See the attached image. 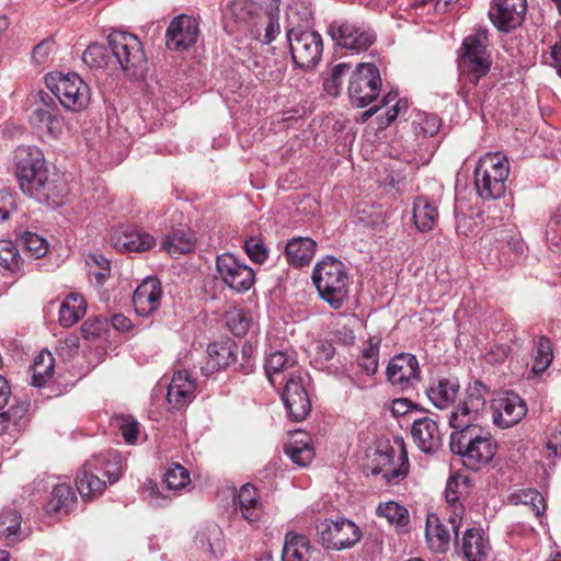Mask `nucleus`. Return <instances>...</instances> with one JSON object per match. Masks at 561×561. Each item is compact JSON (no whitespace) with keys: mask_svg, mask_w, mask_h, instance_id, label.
Wrapping results in <instances>:
<instances>
[{"mask_svg":"<svg viewBox=\"0 0 561 561\" xmlns=\"http://www.w3.org/2000/svg\"><path fill=\"white\" fill-rule=\"evenodd\" d=\"M14 173L21 191L39 203H48L62 194V188L49 178L38 147L22 145L14 150Z\"/></svg>","mask_w":561,"mask_h":561,"instance_id":"obj_1","label":"nucleus"},{"mask_svg":"<svg viewBox=\"0 0 561 561\" xmlns=\"http://www.w3.org/2000/svg\"><path fill=\"white\" fill-rule=\"evenodd\" d=\"M228 32H249L262 45H267L280 33L277 12L264 11L252 0H231L225 11Z\"/></svg>","mask_w":561,"mask_h":561,"instance_id":"obj_2","label":"nucleus"},{"mask_svg":"<svg viewBox=\"0 0 561 561\" xmlns=\"http://www.w3.org/2000/svg\"><path fill=\"white\" fill-rule=\"evenodd\" d=\"M312 282L321 299L335 310L348 298L351 277L345 264L334 256L327 255L316 264Z\"/></svg>","mask_w":561,"mask_h":561,"instance_id":"obj_3","label":"nucleus"},{"mask_svg":"<svg viewBox=\"0 0 561 561\" xmlns=\"http://www.w3.org/2000/svg\"><path fill=\"white\" fill-rule=\"evenodd\" d=\"M449 447L451 453L461 457L463 465L478 470L495 455L496 446L491 433L483 427L453 432Z\"/></svg>","mask_w":561,"mask_h":561,"instance_id":"obj_4","label":"nucleus"},{"mask_svg":"<svg viewBox=\"0 0 561 561\" xmlns=\"http://www.w3.org/2000/svg\"><path fill=\"white\" fill-rule=\"evenodd\" d=\"M510 163L499 152L486 153L478 161L474 169V186L484 201L499 199L506 191Z\"/></svg>","mask_w":561,"mask_h":561,"instance_id":"obj_5","label":"nucleus"},{"mask_svg":"<svg viewBox=\"0 0 561 561\" xmlns=\"http://www.w3.org/2000/svg\"><path fill=\"white\" fill-rule=\"evenodd\" d=\"M45 83L67 111L81 112L88 107L91 99L90 87L77 73H48L45 76Z\"/></svg>","mask_w":561,"mask_h":561,"instance_id":"obj_6","label":"nucleus"},{"mask_svg":"<svg viewBox=\"0 0 561 561\" xmlns=\"http://www.w3.org/2000/svg\"><path fill=\"white\" fill-rule=\"evenodd\" d=\"M287 414L294 422L304 421L311 411V381L308 373L297 369L287 375V380L277 386Z\"/></svg>","mask_w":561,"mask_h":561,"instance_id":"obj_7","label":"nucleus"},{"mask_svg":"<svg viewBox=\"0 0 561 561\" xmlns=\"http://www.w3.org/2000/svg\"><path fill=\"white\" fill-rule=\"evenodd\" d=\"M486 46L488 32L484 28L477 30L462 42L459 66L462 75L473 85H477L479 80L490 71L491 60Z\"/></svg>","mask_w":561,"mask_h":561,"instance_id":"obj_8","label":"nucleus"},{"mask_svg":"<svg viewBox=\"0 0 561 561\" xmlns=\"http://www.w3.org/2000/svg\"><path fill=\"white\" fill-rule=\"evenodd\" d=\"M107 45L122 70L135 77L146 67L147 59L139 38L125 31H112L107 36Z\"/></svg>","mask_w":561,"mask_h":561,"instance_id":"obj_9","label":"nucleus"},{"mask_svg":"<svg viewBox=\"0 0 561 561\" xmlns=\"http://www.w3.org/2000/svg\"><path fill=\"white\" fill-rule=\"evenodd\" d=\"M485 386L480 381H474L467 387L466 398L449 416V425L455 430L454 432L482 427L479 422L485 412Z\"/></svg>","mask_w":561,"mask_h":561,"instance_id":"obj_10","label":"nucleus"},{"mask_svg":"<svg viewBox=\"0 0 561 561\" xmlns=\"http://www.w3.org/2000/svg\"><path fill=\"white\" fill-rule=\"evenodd\" d=\"M102 477H107L110 483H115L121 478V469L108 468V462L103 458L96 457L88 460L76 479V486L83 500L89 501L102 494L106 482Z\"/></svg>","mask_w":561,"mask_h":561,"instance_id":"obj_11","label":"nucleus"},{"mask_svg":"<svg viewBox=\"0 0 561 561\" xmlns=\"http://www.w3.org/2000/svg\"><path fill=\"white\" fill-rule=\"evenodd\" d=\"M294 64L301 69H311L321 59L323 44L321 35L311 30L290 28L286 34Z\"/></svg>","mask_w":561,"mask_h":561,"instance_id":"obj_12","label":"nucleus"},{"mask_svg":"<svg viewBox=\"0 0 561 561\" xmlns=\"http://www.w3.org/2000/svg\"><path fill=\"white\" fill-rule=\"evenodd\" d=\"M380 88L381 78L376 65L358 64L350 79L348 96L353 105L366 107L377 99Z\"/></svg>","mask_w":561,"mask_h":561,"instance_id":"obj_13","label":"nucleus"},{"mask_svg":"<svg viewBox=\"0 0 561 561\" xmlns=\"http://www.w3.org/2000/svg\"><path fill=\"white\" fill-rule=\"evenodd\" d=\"M362 538L360 528L351 519L339 517L327 519L319 528V541L332 550H345L354 547Z\"/></svg>","mask_w":561,"mask_h":561,"instance_id":"obj_14","label":"nucleus"},{"mask_svg":"<svg viewBox=\"0 0 561 561\" xmlns=\"http://www.w3.org/2000/svg\"><path fill=\"white\" fill-rule=\"evenodd\" d=\"M329 34L336 45L356 53L367 50L376 39L371 28L350 21L332 22Z\"/></svg>","mask_w":561,"mask_h":561,"instance_id":"obj_15","label":"nucleus"},{"mask_svg":"<svg viewBox=\"0 0 561 561\" xmlns=\"http://www.w3.org/2000/svg\"><path fill=\"white\" fill-rule=\"evenodd\" d=\"M218 278L237 293L248 291L254 284V271L231 253L217 255Z\"/></svg>","mask_w":561,"mask_h":561,"instance_id":"obj_16","label":"nucleus"},{"mask_svg":"<svg viewBox=\"0 0 561 561\" xmlns=\"http://www.w3.org/2000/svg\"><path fill=\"white\" fill-rule=\"evenodd\" d=\"M386 375L388 381L399 390H413L421 380L419 360L410 353L397 354L389 360Z\"/></svg>","mask_w":561,"mask_h":561,"instance_id":"obj_17","label":"nucleus"},{"mask_svg":"<svg viewBox=\"0 0 561 561\" xmlns=\"http://www.w3.org/2000/svg\"><path fill=\"white\" fill-rule=\"evenodd\" d=\"M35 108L31 121L38 127H45L53 138H57L62 130V117L60 111L49 95V93L39 90L33 95Z\"/></svg>","mask_w":561,"mask_h":561,"instance_id":"obj_18","label":"nucleus"},{"mask_svg":"<svg viewBox=\"0 0 561 561\" xmlns=\"http://www.w3.org/2000/svg\"><path fill=\"white\" fill-rule=\"evenodd\" d=\"M526 10V0H493L489 18L499 31L510 32L523 23Z\"/></svg>","mask_w":561,"mask_h":561,"instance_id":"obj_19","label":"nucleus"},{"mask_svg":"<svg viewBox=\"0 0 561 561\" xmlns=\"http://www.w3.org/2000/svg\"><path fill=\"white\" fill-rule=\"evenodd\" d=\"M198 35L199 24L197 20L181 14L169 24L165 33V45L171 50L183 51L196 43Z\"/></svg>","mask_w":561,"mask_h":561,"instance_id":"obj_20","label":"nucleus"},{"mask_svg":"<svg viewBox=\"0 0 561 561\" xmlns=\"http://www.w3.org/2000/svg\"><path fill=\"white\" fill-rule=\"evenodd\" d=\"M493 423L501 428H508L519 423L527 413L525 401L514 392H506L493 401Z\"/></svg>","mask_w":561,"mask_h":561,"instance_id":"obj_21","label":"nucleus"},{"mask_svg":"<svg viewBox=\"0 0 561 561\" xmlns=\"http://www.w3.org/2000/svg\"><path fill=\"white\" fill-rule=\"evenodd\" d=\"M162 288L156 277L145 279L134 291L133 305L141 317H148L157 311L161 304Z\"/></svg>","mask_w":561,"mask_h":561,"instance_id":"obj_22","label":"nucleus"},{"mask_svg":"<svg viewBox=\"0 0 561 561\" xmlns=\"http://www.w3.org/2000/svg\"><path fill=\"white\" fill-rule=\"evenodd\" d=\"M196 383L188 371H176L169 385L167 401L172 409L186 408L195 398Z\"/></svg>","mask_w":561,"mask_h":561,"instance_id":"obj_23","label":"nucleus"},{"mask_svg":"<svg viewBox=\"0 0 561 561\" xmlns=\"http://www.w3.org/2000/svg\"><path fill=\"white\" fill-rule=\"evenodd\" d=\"M411 435L416 446L426 454H433L442 446V435L437 423L427 417L413 421Z\"/></svg>","mask_w":561,"mask_h":561,"instance_id":"obj_24","label":"nucleus"},{"mask_svg":"<svg viewBox=\"0 0 561 561\" xmlns=\"http://www.w3.org/2000/svg\"><path fill=\"white\" fill-rule=\"evenodd\" d=\"M467 561H486L491 551L489 538L480 528H468L458 542Z\"/></svg>","mask_w":561,"mask_h":561,"instance_id":"obj_25","label":"nucleus"},{"mask_svg":"<svg viewBox=\"0 0 561 561\" xmlns=\"http://www.w3.org/2000/svg\"><path fill=\"white\" fill-rule=\"evenodd\" d=\"M113 247L123 253L145 252L153 248L157 240L153 236L146 231L127 229L125 231L115 232L111 237Z\"/></svg>","mask_w":561,"mask_h":561,"instance_id":"obj_26","label":"nucleus"},{"mask_svg":"<svg viewBox=\"0 0 561 561\" xmlns=\"http://www.w3.org/2000/svg\"><path fill=\"white\" fill-rule=\"evenodd\" d=\"M297 369L296 356L282 351L271 353L264 364L265 374L274 388L282 386L287 375Z\"/></svg>","mask_w":561,"mask_h":561,"instance_id":"obj_27","label":"nucleus"},{"mask_svg":"<svg viewBox=\"0 0 561 561\" xmlns=\"http://www.w3.org/2000/svg\"><path fill=\"white\" fill-rule=\"evenodd\" d=\"M453 530L436 514L426 517L425 536L430 548L435 552H446L451 541Z\"/></svg>","mask_w":561,"mask_h":561,"instance_id":"obj_28","label":"nucleus"},{"mask_svg":"<svg viewBox=\"0 0 561 561\" xmlns=\"http://www.w3.org/2000/svg\"><path fill=\"white\" fill-rule=\"evenodd\" d=\"M460 385L457 379H438L433 381L427 388L426 394L428 400L437 409H447L450 407L459 392Z\"/></svg>","mask_w":561,"mask_h":561,"instance_id":"obj_29","label":"nucleus"},{"mask_svg":"<svg viewBox=\"0 0 561 561\" xmlns=\"http://www.w3.org/2000/svg\"><path fill=\"white\" fill-rule=\"evenodd\" d=\"M317 243L307 237H298L289 240L285 248V254L289 264L302 267L308 265L316 252Z\"/></svg>","mask_w":561,"mask_h":561,"instance_id":"obj_30","label":"nucleus"},{"mask_svg":"<svg viewBox=\"0 0 561 561\" xmlns=\"http://www.w3.org/2000/svg\"><path fill=\"white\" fill-rule=\"evenodd\" d=\"M310 548L306 536L289 531L285 536L282 561H309Z\"/></svg>","mask_w":561,"mask_h":561,"instance_id":"obj_31","label":"nucleus"},{"mask_svg":"<svg viewBox=\"0 0 561 561\" xmlns=\"http://www.w3.org/2000/svg\"><path fill=\"white\" fill-rule=\"evenodd\" d=\"M239 510L249 523L260 520L263 514L262 503L257 496V490L252 484H244L238 493Z\"/></svg>","mask_w":561,"mask_h":561,"instance_id":"obj_32","label":"nucleus"},{"mask_svg":"<svg viewBox=\"0 0 561 561\" xmlns=\"http://www.w3.org/2000/svg\"><path fill=\"white\" fill-rule=\"evenodd\" d=\"M237 345L231 341L214 342L208 345V365L211 369H221L237 360Z\"/></svg>","mask_w":561,"mask_h":561,"instance_id":"obj_33","label":"nucleus"},{"mask_svg":"<svg viewBox=\"0 0 561 561\" xmlns=\"http://www.w3.org/2000/svg\"><path fill=\"white\" fill-rule=\"evenodd\" d=\"M196 238L194 233L184 229H172L163 240L161 249L169 254L190 253L195 249Z\"/></svg>","mask_w":561,"mask_h":561,"instance_id":"obj_34","label":"nucleus"},{"mask_svg":"<svg viewBox=\"0 0 561 561\" xmlns=\"http://www.w3.org/2000/svg\"><path fill=\"white\" fill-rule=\"evenodd\" d=\"M87 304L79 294H70L61 302L59 309V323L64 328L75 325L84 314Z\"/></svg>","mask_w":561,"mask_h":561,"instance_id":"obj_35","label":"nucleus"},{"mask_svg":"<svg viewBox=\"0 0 561 561\" xmlns=\"http://www.w3.org/2000/svg\"><path fill=\"white\" fill-rule=\"evenodd\" d=\"M438 217L437 207L426 196H419L413 203V218L420 231L433 229Z\"/></svg>","mask_w":561,"mask_h":561,"instance_id":"obj_36","label":"nucleus"},{"mask_svg":"<svg viewBox=\"0 0 561 561\" xmlns=\"http://www.w3.org/2000/svg\"><path fill=\"white\" fill-rule=\"evenodd\" d=\"M507 501L512 505L528 506L536 517H541L546 512V501L536 489H518L508 495Z\"/></svg>","mask_w":561,"mask_h":561,"instance_id":"obj_37","label":"nucleus"},{"mask_svg":"<svg viewBox=\"0 0 561 561\" xmlns=\"http://www.w3.org/2000/svg\"><path fill=\"white\" fill-rule=\"evenodd\" d=\"M76 506V495L68 484H58L54 488L48 502V511L58 514H68Z\"/></svg>","mask_w":561,"mask_h":561,"instance_id":"obj_38","label":"nucleus"},{"mask_svg":"<svg viewBox=\"0 0 561 561\" xmlns=\"http://www.w3.org/2000/svg\"><path fill=\"white\" fill-rule=\"evenodd\" d=\"M21 514L15 510L0 513V541L13 545L20 539Z\"/></svg>","mask_w":561,"mask_h":561,"instance_id":"obj_39","label":"nucleus"},{"mask_svg":"<svg viewBox=\"0 0 561 561\" xmlns=\"http://www.w3.org/2000/svg\"><path fill=\"white\" fill-rule=\"evenodd\" d=\"M55 358L48 351H42L34 359L32 386L43 387L53 376Z\"/></svg>","mask_w":561,"mask_h":561,"instance_id":"obj_40","label":"nucleus"},{"mask_svg":"<svg viewBox=\"0 0 561 561\" xmlns=\"http://www.w3.org/2000/svg\"><path fill=\"white\" fill-rule=\"evenodd\" d=\"M379 517H383L390 525L398 529L405 528L410 522L408 510L397 502L380 503L376 510Z\"/></svg>","mask_w":561,"mask_h":561,"instance_id":"obj_41","label":"nucleus"},{"mask_svg":"<svg viewBox=\"0 0 561 561\" xmlns=\"http://www.w3.org/2000/svg\"><path fill=\"white\" fill-rule=\"evenodd\" d=\"M243 62L245 67L262 81H274L279 77V75L275 73L272 69L271 60L262 55L252 54L244 59Z\"/></svg>","mask_w":561,"mask_h":561,"instance_id":"obj_42","label":"nucleus"},{"mask_svg":"<svg viewBox=\"0 0 561 561\" xmlns=\"http://www.w3.org/2000/svg\"><path fill=\"white\" fill-rule=\"evenodd\" d=\"M379 351L380 340L370 337L359 358V367L368 376H373L378 371Z\"/></svg>","mask_w":561,"mask_h":561,"instance_id":"obj_43","label":"nucleus"},{"mask_svg":"<svg viewBox=\"0 0 561 561\" xmlns=\"http://www.w3.org/2000/svg\"><path fill=\"white\" fill-rule=\"evenodd\" d=\"M284 451L300 467L308 466L314 457L313 448L307 440H294L284 447Z\"/></svg>","mask_w":561,"mask_h":561,"instance_id":"obj_44","label":"nucleus"},{"mask_svg":"<svg viewBox=\"0 0 561 561\" xmlns=\"http://www.w3.org/2000/svg\"><path fill=\"white\" fill-rule=\"evenodd\" d=\"M553 358L552 346L549 339L541 336L537 340L531 370L535 375L542 374L551 364Z\"/></svg>","mask_w":561,"mask_h":561,"instance_id":"obj_45","label":"nucleus"},{"mask_svg":"<svg viewBox=\"0 0 561 561\" xmlns=\"http://www.w3.org/2000/svg\"><path fill=\"white\" fill-rule=\"evenodd\" d=\"M226 325L236 336H243L247 334L251 317L249 312L239 308H231L225 313Z\"/></svg>","mask_w":561,"mask_h":561,"instance_id":"obj_46","label":"nucleus"},{"mask_svg":"<svg viewBox=\"0 0 561 561\" xmlns=\"http://www.w3.org/2000/svg\"><path fill=\"white\" fill-rule=\"evenodd\" d=\"M0 265L11 272H16L21 267L19 250L10 240H0Z\"/></svg>","mask_w":561,"mask_h":561,"instance_id":"obj_47","label":"nucleus"},{"mask_svg":"<svg viewBox=\"0 0 561 561\" xmlns=\"http://www.w3.org/2000/svg\"><path fill=\"white\" fill-rule=\"evenodd\" d=\"M20 242L23 249L34 259L43 257L48 249L44 238L30 231H25L21 234Z\"/></svg>","mask_w":561,"mask_h":561,"instance_id":"obj_48","label":"nucleus"},{"mask_svg":"<svg viewBox=\"0 0 561 561\" xmlns=\"http://www.w3.org/2000/svg\"><path fill=\"white\" fill-rule=\"evenodd\" d=\"M82 60L92 68L105 67L110 60L107 47L98 43L90 44L82 54Z\"/></svg>","mask_w":561,"mask_h":561,"instance_id":"obj_49","label":"nucleus"},{"mask_svg":"<svg viewBox=\"0 0 561 561\" xmlns=\"http://www.w3.org/2000/svg\"><path fill=\"white\" fill-rule=\"evenodd\" d=\"M164 481L169 490H182L190 484V472L180 463H172L164 474Z\"/></svg>","mask_w":561,"mask_h":561,"instance_id":"obj_50","label":"nucleus"},{"mask_svg":"<svg viewBox=\"0 0 561 561\" xmlns=\"http://www.w3.org/2000/svg\"><path fill=\"white\" fill-rule=\"evenodd\" d=\"M243 248L252 262L263 264L267 260L268 250L260 238H247Z\"/></svg>","mask_w":561,"mask_h":561,"instance_id":"obj_51","label":"nucleus"},{"mask_svg":"<svg viewBox=\"0 0 561 561\" xmlns=\"http://www.w3.org/2000/svg\"><path fill=\"white\" fill-rule=\"evenodd\" d=\"M400 465L391 470L385 471L382 473L383 479L388 484L394 485L398 484L401 480H403L409 472V461L408 454L404 447L401 449L400 454Z\"/></svg>","mask_w":561,"mask_h":561,"instance_id":"obj_52","label":"nucleus"},{"mask_svg":"<svg viewBox=\"0 0 561 561\" xmlns=\"http://www.w3.org/2000/svg\"><path fill=\"white\" fill-rule=\"evenodd\" d=\"M28 405L27 404H19L11 407L8 411L3 412L4 414H10V423H11V430L15 434L20 433L22 430L25 428L27 424L26 413H27Z\"/></svg>","mask_w":561,"mask_h":561,"instance_id":"obj_53","label":"nucleus"},{"mask_svg":"<svg viewBox=\"0 0 561 561\" xmlns=\"http://www.w3.org/2000/svg\"><path fill=\"white\" fill-rule=\"evenodd\" d=\"M350 70V65L341 62L333 67L331 79L324 83L325 90L332 94L337 95L342 85V78Z\"/></svg>","mask_w":561,"mask_h":561,"instance_id":"obj_54","label":"nucleus"},{"mask_svg":"<svg viewBox=\"0 0 561 561\" xmlns=\"http://www.w3.org/2000/svg\"><path fill=\"white\" fill-rule=\"evenodd\" d=\"M117 426L122 436L128 444H134L138 437V423L130 416H122L117 419Z\"/></svg>","mask_w":561,"mask_h":561,"instance_id":"obj_55","label":"nucleus"},{"mask_svg":"<svg viewBox=\"0 0 561 561\" xmlns=\"http://www.w3.org/2000/svg\"><path fill=\"white\" fill-rule=\"evenodd\" d=\"M416 123L423 135L427 137H433L440 128V119L435 114H421Z\"/></svg>","mask_w":561,"mask_h":561,"instance_id":"obj_56","label":"nucleus"},{"mask_svg":"<svg viewBox=\"0 0 561 561\" xmlns=\"http://www.w3.org/2000/svg\"><path fill=\"white\" fill-rule=\"evenodd\" d=\"M107 321L101 318L88 319L81 325L85 339L98 337L106 330Z\"/></svg>","mask_w":561,"mask_h":561,"instance_id":"obj_57","label":"nucleus"},{"mask_svg":"<svg viewBox=\"0 0 561 561\" xmlns=\"http://www.w3.org/2000/svg\"><path fill=\"white\" fill-rule=\"evenodd\" d=\"M448 510L449 515L445 524L448 525L449 528H451L453 534L457 536L461 525L462 515L465 513V507L461 503H456L454 505H448Z\"/></svg>","mask_w":561,"mask_h":561,"instance_id":"obj_58","label":"nucleus"},{"mask_svg":"<svg viewBox=\"0 0 561 561\" xmlns=\"http://www.w3.org/2000/svg\"><path fill=\"white\" fill-rule=\"evenodd\" d=\"M54 39L51 37L43 39L38 43L32 51V58L37 65H42L47 60L49 53L51 51Z\"/></svg>","mask_w":561,"mask_h":561,"instance_id":"obj_59","label":"nucleus"},{"mask_svg":"<svg viewBox=\"0 0 561 561\" xmlns=\"http://www.w3.org/2000/svg\"><path fill=\"white\" fill-rule=\"evenodd\" d=\"M13 209L12 195L5 191L0 192V224L9 218Z\"/></svg>","mask_w":561,"mask_h":561,"instance_id":"obj_60","label":"nucleus"},{"mask_svg":"<svg viewBox=\"0 0 561 561\" xmlns=\"http://www.w3.org/2000/svg\"><path fill=\"white\" fill-rule=\"evenodd\" d=\"M413 408L412 401L405 398L392 401L391 412L396 416L405 415Z\"/></svg>","mask_w":561,"mask_h":561,"instance_id":"obj_61","label":"nucleus"},{"mask_svg":"<svg viewBox=\"0 0 561 561\" xmlns=\"http://www.w3.org/2000/svg\"><path fill=\"white\" fill-rule=\"evenodd\" d=\"M549 61H547L550 66H552L559 77H561V42H557L550 48Z\"/></svg>","mask_w":561,"mask_h":561,"instance_id":"obj_62","label":"nucleus"},{"mask_svg":"<svg viewBox=\"0 0 561 561\" xmlns=\"http://www.w3.org/2000/svg\"><path fill=\"white\" fill-rule=\"evenodd\" d=\"M547 448L556 457L561 456V427L550 434L547 442Z\"/></svg>","mask_w":561,"mask_h":561,"instance_id":"obj_63","label":"nucleus"},{"mask_svg":"<svg viewBox=\"0 0 561 561\" xmlns=\"http://www.w3.org/2000/svg\"><path fill=\"white\" fill-rule=\"evenodd\" d=\"M458 488V480L450 479L447 482L446 490H445V497L448 505H454L456 503H459V494L457 491Z\"/></svg>","mask_w":561,"mask_h":561,"instance_id":"obj_64","label":"nucleus"}]
</instances>
